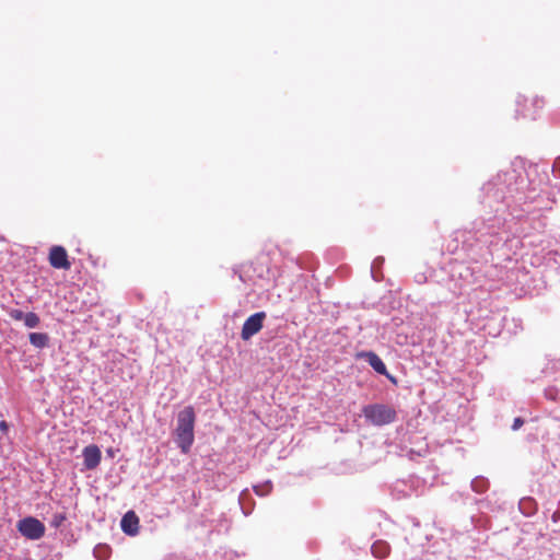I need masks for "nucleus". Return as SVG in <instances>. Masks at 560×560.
Returning a JSON list of instances; mask_svg holds the SVG:
<instances>
[{
	"label": "nucleus",
	"mask_w": 560,
	"mask_h": 560,
	"mask_svg": "<svg viewBox=\"0 0 560 560\" xmlns=\"http://www.w3.org/2000/svg\"><path fill=\"white\" fill-rule=\"evenodd\" d=\"M355 360H363L380 375L386 374V365L377 353L371 350H362L355 353Z\"/></svg>",
	"instance_id": "7"
},
{
	"label": "nucleus",
	"mask_w": 560,
	"mask_h": 560,
	"mask_svg": "<svg viewBox=\"0 0 560 560\" xmlns=\"http://www.w3.org/2000/svg\"><path fill=\"white\" fill-rule=\"evenodd\" d=\"M521 115H522V117H524V118H525V117H530L532 119H535V115H534V114L529 115V114H527V113H525V112H522V113H521Z\"/></svg>",
	"instance_id": "27"
},
{
	"label": "nucleus",
	"mask_w": 560,
	"mask_h": 560,
	"mask_svg": "<svg viewBox=\"0 0 560 560\" xmlns=\"http://www.w3.org/2000/svg\"><path fill=\"white\" fill-rule=\"evenodd\" d=\"M389 545L384 540H376L371 546L372 555L378 559L386 558L389 553Z\"/></svg>",
	"instance_id": "12"
},
{
	"label": "nucleus",
	"mask_w": 560,
	"mask_h": 560,
	"mask_svg": "<svg viewBox=\"0 0 560 560\" xmlns=\"http://www.w3.org/2000/svg\"><path fill=\"white\" fill-rule=\"evenodd\" d=\"M16 528L22 536L30 540H38L45 535L46 527L43 522L34 516L21 518Z\"/></svg>",
	"instance_id": "4"
},
{
	"label": "nucleus",
	"mask_w": 560,
	"mask_h": 560,
	"mask_svg": "<svg viewBox=\"0 0 560 560\" xmlns=\"http://www.w3.org/2000/svg\"><path fill=\"white\" fill-rule=\"evenodd\" d=\"M522 101H525L523 96H518L516 100L517 105H521Z\"/></svg>",
	"instance_id": "28"
},
{
	"label": "nucleus",
	"mask_w": 560,
	"mask_h": 560,
	"mask_svg": "<svg viewBox=\"0 0 560 560\" xmlns=\"http://www.w3.org/2000/svg\"><path fill=\"white\" fill-rule=\"evenodd\" d=\"M267 315L265 312H257L250 315L243 324L241 338L244 341L249 340L253 336L258 334L262 327Z\"/></svg>",
	"instance_id": "5"
},
{
	"label": "nucleus",
	"mask_w": 560,
	"mask_h": 560,
	"mask_svg": "<svg viewBox=\"0 0 560 560\" xmlns=\"http://www.w3.org/2000/svg\"><path fill=\"white\" fill-rule=\"evenodd\" d=\"M489 487H490V482L483 476H477L470 482L471 490L478 494H482V493L487 492Z\"/></svg>",
	"instance_id": "13"
},
{
	"label": "nucleus",
	"mask_w": 560,
	"mask_h": 560,
	"mask_svg": "<svg viewBox=\"0 0 560 560\" xmlns=\"http://www.w3.org/2000/svg\"><path fill=\"white\" fill-rule=\"evenodd\" d=\"M540 104H542V101L538 100V98L534 100V102H533V105L536 106V107H541Z\"/></svg>",
	"instance_id": "26"
},
{
	"label": "nucleus",
	"mask_w": 560,
	"mask_h": 560,
	"mask_svg": "<svg viewBox=\"0 0 560 560\" xmlns=\"http://www.w3.org/2000/svg\"><path fill=\"white\" fill-rule=\"evenodd\" d=\"M384 264V257H376L371 265V273L374 280L380 281L381 277L377 276V270L382 268Z\"/></svg>",
	"instance_id": "18"
},
{
	"label": "nucleus",
	"mask_w": 560,
	"mask_h": 560,
	"mask_svg": "<svg viewBox=\"0 0 560 560\" xmlns=\"http://www.w3.org/2000/svg\"><path fill=\"white\" fill-rule=\"evenodd\" d=\"M551 520L555 523L560 521V502H559V509L556 512H553V514L551 515Z\"/></svg>",
	"instance_id": "25"
},
{
	"label": "nucleus",
	"mask_w": 560,
	"mask_h": 560,
	"mask_svg": "<svg viewBox=\"0 0 560 560\" xmlns=\"http://www.w3.org/2000/svg\"><path fill=\"white\" fill-rule=\"evenodd\" d=\"M66 521V515L63 513H57L52 516L50 521V525L55 528H59L63 522Z\"/></svg>",
	"instance_id": "19"
},
{
	"label": "nucleus",
	"mask_w": 560,
	"mask_h": 560,
	"mask_svg": "<svg viewBox=\"0 0 560 560\" xmlns=\"http://www.w3.org/2000/svg\"><path fill=\"white\" fill-rule=\"evenodd\" d=\"M9 429H10V424L7 421H4V420L0 421V431L3 434H7Z\"/></svg>",
	"instance_id": "24"
},
{
	"label": "nucleus",
	"mask_w": 560,
	"mask_h": 560,
	"mask_svg": "<svg viewBox=\"0 0 560 560\" xmlns=\"http://www.w3.org/2000/svg\"><path fill=\"white\" fill-rule=\"evenodd\" d=\"M520 115V109H516V118L518 117Z\"/></svg>",
	"instance_id": "29"
},
{
	"label": "nucleus",
	"mask_w": 560,
	"mask_h": 560,
	"mask_svg": "<svg viewBox=\"0 0 560 560\" xmlns=\"http://www.w3.org/2000/svg\"><path fill=\"white\" fill-rule=\"evenodd\" d=\"M112 549L106 544H98L93 549V555L98 560H107L110 556Z\"/></svg>",
	"instance_id": "14"
},
{
	"label": "nucleus",
	"mask_w": 560,
	"mask_h": 560,
	"mask_svg": "<svg viewBox=\"0 0 560 560\" xmlns=\"http://www.w3.org/2000/svg\"><path fill=\"white\" fill-rule=\"evenodd\" d=\"M513 174H498L482 186L479 201L485 215L474 223L477 232L497 234L504 226L513 198Z\"/></svg>",
	"instance_id": "1"
},
{
	"label": "nucleus",
	"mask_w": 560,
	"mask_h": 560,
	"mask_svg": "<svg viewBox=\"0 0 560 560\" xmlns=\"http://www.w3.org/2000/svg\"><path fill=\"white\" fill-rule=\"evenodd\" d=\"M393 385H398V380L386 370V374H383Z\"/></svg>",
	"instance_id": "23"
},
{
	"label": "nucleus",
	"mask_w": 560,
	"mask_h": 560,
	"mask_svg": "<svg viewBox=\"0 0 560 560\" xmlns=\"http://www.w3.org/2000/svg\"><path fill=\"white\" fill-rule=\"evenodd\" d=\"M30 343L36 349H45L49 347V336L46 332H31L28 335Z\"/></svg>",
	"instance_id": "11"
},
{
	"label": "nucleus",
	"mask_w": 560,
	"mask_h": 560,
	"mask_svg": "<svg viewBox=\"0 0 560 560\" xmlns=\"http://www.w3.org/2000/svg\"><path fill=\"white\" fill-rule=\"evenodd\" d=\"M525 423V420L522 418V417H516L512 423V427L511 429L513 431H517L518 429L522 428V425Z\"/></svg>",
	"instance_id": "21"
},
{
	"label": "nucleus",
	"mask_w": 560,
	"mask_h": 560,
	"mask_svg": "<svg viewBox=\"0 0 560 560\" xmlns=\"http://www.w3.org/2000/svg\"><path fill=\"white\" fill-rule=\"evenodd\" d=\"M48 260L51 267L56 269L68 270L71 267L68 253L63 246L54 245L49 249Z\"/></svg>",
	"instance_id": "6"
},
{
	"label": "nucleus",
	"mask_w": 560,
	"mask_h": 560,
	"mask_svg": "<svg viewBox=\"0 0 560 560\" xmlns=\"http://www.w3.org/2000/svg\"><path fill=\"white\" fill-rule=\"evenodd\" d=\"M518 510L524 516L530 517L537 513L538 503L532 497H524L518 502Z\"/></svg>",
	"instance_id": "10"
},
{
	"label": "nucleus",
	"mask_w": 560,
	"mask_h": 560,
	"mask_svg": "<svg viewBox=\"0 0 560 560\" xmlns=\"http://www.w3.org/2000/svg\"><path fill=\"white\" fill-rule=\"evenodd\" d=\"M552 173L555 177H560V156H558L552 165Z\"/></svg>",
	"instance_id": "22"
},
{
	"label": "nucleus",
	"mask_w": 560,
	"mask_h": 560,
	"mask_svg": "<svg viewBox=\"0 0 560 560\" xmlns=\"http://www.w3.org/2000/svg\"><path fill=\"white\" fill-rule=\"evenodd\" d=\"M240 504L242 506V511L245 515H249L253 511V502L249 493L245 490L240 495Z\"/></svg>",
	"instance_id": "15"
},
{
	"label": "nucleus",
	"mask_w": 560,
	"mask_h": 560,
	"mask_svg": "<svg viewBox=\"0 0 560 560\" xmlns=\"http://www.w3.org/2000/svg\"><path fill=\"white\" fill-rule=\"evenodd\" d=\"M23 322H24V325L27 328H36L40 324V318H39V316L36 313L28 312V313L25 314V317H24Z\"/></svg>",
	"instance_id": "17"
},
{
	"label": "nucleus",
	"mask_w": 560,
	"mask_h": 560,
	"mask_svg": "<svg viewBox=\"0 0 560 560\" xmlns=\"http://www.w3.org/2000/svg\"><path fill=\"white\" fill-rule=\"evenodd\" d=\"M196 412L192 406H186L177 413L174 441L183 454H188L195 441Z\"/></svg>",
	"instance_id": "2"
},
{
	"label": "nucleus",
	"mask_w": 560,
	"mask_h": 560,
	"mask_svg": "<svg viewBox=\"0 0 560 560\" xmlns=\"http://www.w3.org/2000/svg\"><path fill=\"white\" fill-rule=\"evenodd\" d=\"M83 465L86 470L95 469L102 459V452L95 444L85 446L82 451Z\"/></svg>",
	"instance_id": "8"
},
{
	"label": "nucleus",
	"mask_w": 560,
	"mask_h": 560,
	"mask_svg": "<svg viewBox=\"0 0 560 560\" xmlns=\"http://www.w3.org/2000/svg\"><path fill=\"white\" fill-rule=\"evenodd\" d=\"M25 314L22 310L20 308H12L10 310L9 312V315L12 319L14 320H24V317H25Z\"/></svg>",
	"instance_id": "20"
},
{
	"label": "nucleus",
	"mask_w": 560,
	"mask_h": 560,
	"mask_svg": "<svg viewBox=\"0 0 560 560\" xmlns=\"http://www.w3.org/2000/svg\"><path fill=\"white\" fill-rule=\"evenodd\" d=\"M140 520L135 511L129 510L120 520V528L127 536L135 537L139 533Z\"/></svg>",
	"instance_id": "9"
},
{
	"label": "nucleus",
	"mask_w": 560,
	"mask_h": 560,
	"mask_svg": "<svg viewBox=\"0 0 560 560\" xmlns=\"http://www.w3.org/2000/svg\"><path fill=\"white\" fill-rule=\"evenodd\" d=\"M254 492L259 497L268 495L272 490V482L270 480L265 481L253 487Z\"/></svg>",
	"instance_id": "16"
},
{
	"label": "nucleus",
	"mask_w": 560,
	"mask_h": 560,
	"mask_svg": "<svg viewBox=\"0 0 560 560\" xmlns=\"http://www.w3.org/2000/svg\"><path fill=\"white\" fill-rule=\"evenodd\" d=\"M362 415L365 421L374 427H384L397 420V410L393 405L373 402L363 406Z\"/></svg>",
	"instance_id": "3"
}]
</instances>
